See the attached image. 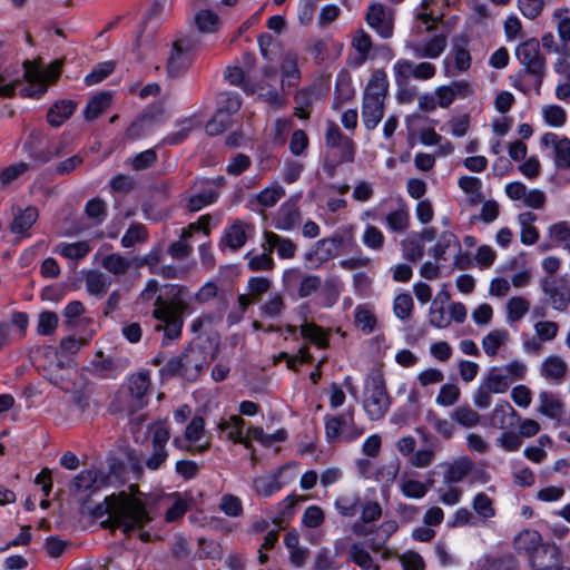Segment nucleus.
Returning a JSON list of instances; mask_svg holds the SVG:
<instances>
[{
	"label": "nucleus",
	"mask_w": 570,
	"mask_h": 570,
	"mask_svg": "<svg viewBox=\"0 0 570 570\" xmlns=\"http://www.w3.org/2000/svg\"><path fill=\"white\" fill-rule=\"evenodd\" d=\"M129 489L130 492L120 491L106 497L94 508L95 518L107 515V519L101 521L102 528L110 530L119 528L125 534H130L151 521L153 518L139 497L138 485L132 484Z\"/></svg>",
	"instance_id": "f257e3e1"
},
{
	"label": "nucleus",
	"mask_w": 570,
	"mask_h": 570,
	"mask_svg": "<svg viewBox=\"0 0 570 570\" xmlns=\"http://www.w3.org/2000/svg\"><path fill=\"white\" fill-rule=\"evenodd\" d=\"M167 294L156 297L153 317L158 322L156 332H163L168 341L178 340L184 326V314L189 309L188 292L179 285H167Z\"/></svg>",
	"instance_id": "f03ea898"
},
{
	"label": "nucleus",
	"mask_w": 570,
	"mask_h": 570,
	"mask_svg": "<svg viewBox=\"0 0 570 570\" xmlns=\"http://www.w3.org/2000/svg\"><path fill=\"white\" fill-rule=\"evenodd\" d=\"M514 53L522 69L511 77L512 86L527 94L529 87L523 79L528 76L532 79L535 94L540 95L547 71V59L541 52L540 41L534 37L529 38L517 46Z\"/></svg>",
	"instance_id": "7ed1b4c3"
},
{
	"label": "nucleus",
	"mask_w": 570,
	"mask_h": 570,
	"mask_svg": "<svg viewBox=\"0 0 570 570\" xmlns=\"http://www.w3.org/2000/svg\"><path fill=\"white\" fill-rule=\"evenodd\" d=\"M389 92L387 75L383 69L372 72L365 87L362 104V118L364 126L372 130L383 118L385 98Z\"/></svg>",
	"instance_id": "20e7f679"
},
{
	"label": "nucleus",
	"mask_w": 570,
	"mask_h": 570,
	"mask_svg": "<svg viewBox=\"0 0 570 570\" xmlns=\"http://www.w3.org/2000/svg\"><path fill=\"white\" fill-rule=\"evenodd\" d=\"M195 42L188 37L176 38L167 52L166 75L169 79L181 78L194 62Z\"/></svg>",
	"instance_id": "39448f33"
},
{
	"label": "nucleus",
	"mask_w": 570,
	"mask_h": 570,
	"mask_svg": "<svg viewBox=\"0 0 570 570\" xmlns=\"http://www.w3.org/2000/svg\"><path fill=\"white\" fill-rule=\"evenodd\" d=\"M391 405L384 379L381 374L368 379L365 386L363 407L367 416L377 421L385 416Z\"/></svg>",
	"instance_id": "423d86ee"
},
{
	"label": "nucleus",
	"mask_w": 570,
	"mask_h": 570,
	"mask_svg": "<svg viewBox=\"0 0 570 570\" xmlns=\"http://www.w3.org/2000/svg\"><path fill=\"white\" fill-rule=\"evenodd\" d=\"M510 385L511 380L503 375L499 366L491 367L473 394L474 405L478 409H488L492 403L491 394H503Z\"/></svg>",
	"instance_id": "0eeeda50"
},
{
	"label": "nucleus",
	"mask_w": 570,
	"mask_h": 570,
	"mask_svg": "<svg viewBox=\"0 0 570 570\" xmlns=\"http://www.w3.org/2000/svg\"><path fill=\"white\" fill-rule=\"evenodd\" d=\"M173 444L186 451L203 453L209 449V441L205 436V420L203 416L196 415L187 424L184 438L176 436Z\"/></svg>",
	"instance_id": "6e6552de"
},
{
	"label": "nucleus",
	"mask_w": 570,
	"mask_h": 570,
	"mask_svg": "<svg viewBox=\"0 0 570 570\" xmlns=\"http://www.w3.org/2000/svg\"><path fill=\"white\" fill-rule=\"evenodd\" d=\"M284 287L294 291L299 298L315 294L322 286V279L317 275L304 274L301 268H288L283 273Z\"/></svg>",
	"instance_id": "1a4fd4ad"
},
{
	"label": "nucleus",
	"mask_w": 570,
	"mask_h": 570,
	"mask_svg": "<svg viewBox=\"0 0 570 570\" xmlns=\"http://www.w3.org/2000/svg\"><path fill=\"white\" fill-rule=\"evenodd\" d=\"M325 433L328 441H337L341 436L346 440H355L363 434V430L354 426V410L348 409L341 415L325 416Z\"/></svg>",
	"instance_id": "9d476101"
},
{
	"label": "nucleus",
	"mask_w": 570,
	"mask_h": 570,
	"mask_svg": "<svg viewBox=\"0 0 570 570\" xmlns=\"http://www.w3.org/2000/svg\"><path fill=\"white\" fill-rule=\"evenodd\" d=\"M435 66L431 62L414 63L411 60L400 59L393 66V75L396 86L410 83L411 78L428 80L434 77Z\"/></svg>",
	"instance_id": "9b49d317"
},
{
	"label": "nucleus",
	"mask_w": 570,
	"mask_h": 570,
	"mask_svg": "<svg viewBox=\"0 0 570 570\" xmlns=\"http://www.w3.org/2000/svg\"><path fill=\"white\" fill-rule=\"evenodd\" d=\"M326 146L334 150L341 163H352L355 155V146L352 138L344 135L340 127L331 121L325 134Z\"/></svg>",
	"instance_id": "f8f14e48"
},
{
	"label": "nucleus",
	"mask_w": 570,
	"mask_h": 570,
	"mask_svg": "<svg viewBox=\"0 0 570 570\" xmlns=\"http://www.w3.org/2000/svg\"><path fill=\"white\" fill-rule=\"evenodd\" d=\"M366 21L383 39L393 36L394 11L380 2H374L368 7Z\"/></svg>",
	"instance_id": "ddd939ff"
},
{
	"label": "nucleus",
	"mask_w": 570,
	"mask_h": 570,
	"mask_svg": "<svg viewBox=\"0 0 570 570\" xmlns=\"http://www.w3.org/2000/svg\"><path fill=\"white\" fill-rule=\"evenodd\" d=\"M169 438V430L164 424H157L151 428L153 452L145 462L147 469L156 471L166 462L168 459L166 444Z\"/></svg>",
	"instance_id": "4468645a"
},
{
	"label": "nucleus",
	"mask_w": 570,
	"mask_h": 570,
	"mask_svg": "<svg viewBox=\"0 0 570 570\" xmlns=\"http://www.w3.org/2000/svg\"><path fill=\"white\" fill-rule=\"evenodd\" d=\"M107 483V478L97 469L82 470L72 479L71 491L73 494L90 495Z\"/></svg>",
	"instance_id": "2eb2a0df"
},
{
	"label": "nucleus",
	"mask_w": 570,
	"mask_h": 570,
	"mask_svg": "<svg viewBox=\"0 0 570 570\" xmlns=\"http://www.w3.org/2000/svg\"><path fill=\"white\" fill-rule=\"evenodd\" d=\"M533 570H557L561 567L560 550L556 544L543 543L529 558Z\"/></svg>",
	"instance_id": "dca6fc26"
},
{
	"label": "nucleus",
	"mask_w": 570,
	"mask_h": 570,
	"mask_svg": "<svg viewBox=\"0 0 570 570\" xmlns=\"http://www.w3.org/2000/svg\"><path fill=\"white\" fill-rule=\"evenodd\" d=\"M541 144L553 148V163L557 168H570V139L568 137H559L557 134L547 132L542 136Z\"/></svg>",
	"instance_id": "f3484780"
},
{
	"label": "nucleus",
	"mask_w": 570,
	"mask_h": 570,
	"mask_svg": "<svg viewBox=\"0 0 570 570\" xmlns=\"http://www.w3.org/2000/svg\"><path fill=\"white\" fill-rule=\"evenodd\" d=\"M23 78L28 81V86L20 89L22 97L39 98L47 91V86L43 83V77L40 72V66L36 61H23Z\"/></svg>",
	"instance_id": "a211bd4d"
},
{
	"label": "nucleus",
	"mask_w": 570,
	"mask_h": 570,
	"mask_svg": "<svg viewBox=\"0 0 570 570\" xmlns=\"http://www.w3.org/2000/svg\"><path fill=\"white\" fill-rule=\"evenodd\" d=\"M444 484L462 482L472 471L474 463L469 456H460L451 462L442 463Z\"/></svg>",
	"instance_id": "6ab92c4d"
},
{
	"label": "nucleus",
	"mask_w": 570,
	"mask_h": 570,
	"mask_svg": "<svg viewBox=\"0 0 570 570\" xmlns=\"http://www.w3.org/2000/svg\"><path fill=\"white\" fill-rule=\"evenodd\" d=\"M342 244L343 237L338 235L320 239L314 244L309 252L305 253L304 258L308 262L314 259L326 262L337 255V250Z\"/></svg>",
	"instance_id": "aec40b11"
},
{
	"label": "nucleus",
	"mask_w": 570,
	"mask_h": 570,
	"mask_svg": "<svg viewBox=\"0 0 570 570\" xmlns=\"http://www.w3.org/2000/svg\"><path fill=\"white\" fill-rule=\"evenodd\" d=\"M39 218V210L35 206H28L23 209L18 208L13 214V219L9 225V229L12 234L19 235L20 237L30 236V229Z\"/></svg>",
	"instance_id": "412c9836"
},
{
	"label": "nucleus",
	"mask_w": 570,
	"mask_h": 570,
	"mask_svg": "<svg viewBox=\"0 0 570 570\" xmlns=\"http://www.w3.org/2000/svg\"><path fill=\"white\" fill-rule=\"evenodd\" d=\"M265 243L262 245L264 250L273 253L276 249L278 256L284 259L293 258L296 255L297 246L289 239L281 237L274 232L266 230L264 233Z\"/></svg>",
	"instance_id": "4be33fe9"
},
{
	"label": "nucleus",
	"mask_w": 570,
	"mask_h": 570,
	"mask_svg": "<svg viewBox=\"0 0 570 570\" xmlns=\"http://www.w3.org/2000/svg\"><path fill=\"white\" fill-rule=\"evenodd\" d=\"M184 379L194 381L206 366L205 353L200 348L190 347L181 354Z\"/></svg>",
	"instance_id": "5701e85b"
},
{
	"label": "nucleus",
	"mask_w": 570,
	"mask_h": 570,
	"mask_svg": "<svg viewBox=\"0 0 570 570\" xmlns=\"http://www.w3.org/2000/svg\"><path fill=\"white\" fill-rule=\"evenodd\" d=\"M301 212L295 203L285 202L277 210L274 224L279 230H292L301 223Z\"/></svg>",
	"instance_id": "b1692460"
},
{
	"label": "nucleus",
	"mask_w": 570,
	"mask_h": 570,
	"mask_svg": "<svg viewBox=\"0 0 570 570\" xmlns=\"http://www.w3.org/2000/svg\"><path fill=\"white\" fill-rule=\"evenodd\" d=\"M243 90L246 94H257L262 100L268 102L275 108H282L284 106V99L279 95L277 88L269 82L259 81L256 83H246L243 86Z\"/></svg>",
	"instance_id": "393cba45"
},
{
	"label": "nucleus",
	"mask_w": 570,
	"mask_h": 570,
	"mask_svg": "<svg viewBox=\"0 0 570 570\" xmlns=\"http://www.w3.org/2000/svg\"><path fill=\"white\" fill-rule=\"evenodd\" d=\"M568 364L558 355L546 357L540 366V374L546 380L560 384L567 376Z\"/></svg>",
	"instance_id": "a878e982"
},
{
	"label": "nucleus",
	"mask_w": 570,
	"mask_h": 570,
	"mask_svg": "<svg viewBox=\"0 0 570 570\" xmlns=\"http://www.w3.org/2000/svg\"><path fill=\"white\" fill-rule=\"evenodd\" d=\"M518 421V412L507 401L498 403L491 414L492 425L501 430L514 428Z\"/></svg>",
	"instance_id": "bb28decb"
},
{
	"label": "nucleus",
	"mask_w": 570,
	"mask_h": 570,
	"mask_svg": "<svg viewBox=\"0 0 570 570\" xmlns=\"http://www.w3.org/2000/svg\"><path fill=\"white\" fill-rule=\"evenodd\" d=\"M448 45L446 37L438 35L428 40L423 45L410 43L407 47L412 50L416 58H438L445 50Z\"/></svg>",
	"instance_id": "cd10ccee"
},
{
	"label": "nucleus",
	"mask_w": 570,
	"mask_h": 570,
	"mask_svg": "<svg viewBox=\"0 0 570 570\" xmlns=\"http://www.w3.org/2000/svg\"><path fill=\"white\" fill-rule=\"evenodd\" d=\"M538 412L549 419H560L564 412L563 402L552 392L541 391L539 393Z\"/></svg>",
	"instance_id": "c85d7f7f"
},
{
	"label": "nucleus",
	"mask_w": 570,
	"mask_h": 570,
	"mask_svg": "<svg viewBox=\"0 0 570 570\" xmlns=\"http://www.w3.org/2000/svg\"><path fill=\"white\" fill-rule=\"evenodd\" d=\"M85 284L90 295L101 298L111 285V277L102 272L91 269L85 274Z\"/></svg>",
	"instance_id": "c756f323"
},
{
	"label": "nucleus",
	"mask_w": 570,
	"mask_h": 570,
	"mask_svg": "<svg viewBox=\"0 0 570 570\" xmlns=\"http://www.w3.org/2000/svg\"><path fill=\"white\" fill-rule=\"evenodd\" d=\"M510 340V334L504 328H495L490 331L482 338V348L489 357H494L498 355L499 350L502 346H505Z\"/></svg>",
	"instance_id": "7c9ffc66"
},
{
	"label": "nucleus",
	"mask_w": 570,
	"mask_h": 570,
	"mask_svg": "<svg viewBox=\"0 0 570 570\" xmlns=\"http://www.w3.org/2000/svg\"><path fill=\"white\" fill-rule=\"evenodd\" d=\"M77 108V104L73 100H60L57 101L47 114L48 122L53 127L61 126L67 119H69Z\"/></svg>",
	"instance_id": "2f4dec72"
},
{
	"label": "nucleus",
	"mask_w": 570,
	"mask_h": 570,
	"mask_svg": "<svg viewBox=\"0 0 570 570\" xmlns=\"http://www.w3.org/2000/svg\"><path fill=\"white\" fill-rule=\"evenodd\" d=\"M250 226L237 220L233 225L226 228L223 243H225L230 249L237 250L242 248L247 240V229Z\"/></svg>",
	"instance_id": "473e14b6"
},
{
	"label": "nucleus",
	"mask_w": 570,
	"mask_h": 570,
	"mask_svg": "<svg viewBox=\"0 0 570 570\" xmlns=\"http://www.w3.org/2000/svg\"><path fill=\"white\" fill-rule=\"evenodd\" d=\"M542 544V538L535 530H524L514 539V547L517 551L525 553L528 558H530V554H533L537 548H540Z\"/></svg>",
	"instance_id": "72a5a7b5"
},
{
	"label": "nucleus",
	"mask_w": 570,
	"mask_h": 570,
	"mask_svg": "<svg viewBox=\"0 0 570 570\" xmlns=\"http://www.w3.org/2000/svg\"><path fill=\"white\" fill-rule=\"evenodd\" d=\"M385 222L387 227L393 233L402 234L407 230L410 226V213L407 206L402 203L399 207L392 212H390L385 216Z\"/></svg>",
	"instance_id": "f704fd0d"
},
{
	"label": "nucleus",
	"mask_w": 570,
	"mask_h": 570,
	"mask_svg": "<svg viewBox=\"0 0 570 570\" xmlns=\"http://www.w3.org/2000/svg\"><path fill=\"white\" fill-rule=\"evenodd\" d=\"M245 421L238 416L234 415L228 421H222L219 423V429L222 431H227V438L235 443H242L245 448L249 449L250 443L246 440L245 435H243V428Z\"/></svg>",
	"instance_id": "c9c22d12"
},
{
	"label": "nucleus",
	"mask_w": 570,
	"mask_h": 570,
	"mask_svg": "<svg viewBox=\"0 0 570 570\" xmlns=\"http://www.w3.org/2000/svg\"><path fill=\"white\" fill-rule=\"evenodd\" d=\"M451 419L464 429H472L480 424L481 415L470 405H460L451 413Z\"/></svg>",
	"instance_id": "e433bc0d"
},
{
	"label": "nucleus",
	"mask_w": 570,
	"mask_h": 570,
	"mask_svg": "<svg viewBox=\"0 0 570 570\" xmlns=\"http://www.w3.org/2000/svg\"><path fill=\"white\" fill-rule=\"evenodd\" d=\"M111 105V94L104 91L94 96L85 110V119L88 121L98 118Z\"/></svg>",
	"instance_id": "4c0bfd02"
},
{
	"label": "nucleus",
	"mask_w": 570,
	"mask_h": 570,
	"mask_svg": "<svg viewBox=\"0 0 570 570\" xmlns=\"http://www.w3.org/2000/svg\"><path fill=\"white\" fill-rule=\"evenodd\" d=\"M505 309L508 323H518L529 312L530 301L522 296H513L508 299Z\"/></svg>",
	"instance_id": "58836bf2"
},
{
	"label": "nucleus",
	"mask_w": 570,
	"mask_h": 570,
	"mask_svg": "<svg viewBox=\"0 0 570 570\" xmlns=\"http://www.w3.org/2000/svg\"><path fill=\"white\" fill-rule=\"evenodd\" d=\"M281 473L282 470L271 475L256 478L253 481V487L256 493L259 495L269 497L281 490L283 487L282 482L279 481Z\"/></svg>",
	"instance_id": "ea45409f"
},
{
	"label": "nucleus",
	"mask_w": 570,
	"mask_h": 570,
	"mask_svg": "<svg viewBox=\"0 0 570 570\" xmlns=\"http://www.w3.org/2000/svg\"><path fill=\"white\" fill-rule=\"evenodd\" d=\"M100 265L110 274L120 276L125 275L129 271L131 262L129 258L120 254H108L102 257Z\"/></svg>",
	"instance_id": "a19ab883"
},
{
	"label": "nucleus",
	"mask_w": 570,
	"mask_h": 570,
	"mask_svg": "<svg viewBox=\"0 0 570 570\" xmlns=\"http://www.w3.org/2000/svg\"><path fill=\"white\" fill-rule=\"evenodd\" d=\"M354 94L351 78L347 75H340L336 80L333 108L340 109L354 97Z\"/></svg>",
	"instance_id": "79ce46f5"
},
{
	"label": "nucleus",
	"mask_w": 570,
	"mask_h": 570,
	"mask_svg": "<svg viewBox=\"0 0 570 570\" xmlns=\"http://www.w3.org/2000/svg\"><path fill=\"white\" fill-rule=\"evenodd\" d=\"M482 570H518L519 564L511 554L485 557L481 561Z\"/></svg>",
	"instance_id": "37998d69"
},
{
	"label": "nucleus",
	"mask_w": 570,
	"mask_h": 570,
	"mask_svg": "<svg viewBox=\"0 0 570 570\" xmlns=\"http://www.w3.org/2000/svg\"><path fill=\"white\" fill-rule=\"evenodd\" d=\"M350 559L362 570H380L377 564H374L373 559L368 551L364 549L362 543L355 542L348 550Z\"/></svg>",
	"instance_id": "c03bdc74"
},
{
	"label": "nucleus",
	"mask_w": 570,
	"mask_h": 570,
	"mask_svg": "<svg viewBox=\"0 0 570 570\" xmlns=\"http://www.w3.org/2000/svg\"><path fill=\"white\" fill-rule=\"evenodd\" d=\"M281 70L283 75V81H286L288 86L297 85L301 78L299 69L297 67V55L292 52L286 53L283 57Z\"/></svg>",
	"instance_id": "a18cd8bd"
},
{
	"label": "nucleus",
	"mask_w": 570,
	"mask_h": 570,
	"mask_svg": "<svg viewBox=\"0 0 570 570\" xmlns=\"http://www.w3.org/2000/svg\"><path fill=\"white\" fill-rule=\"evenodd\" d=\"M354 323L363 334L368 335L374 332L377 320L370 308L360 305L355 308Z\"/></svg>",
	"instance_id": "49530a36"
},
{
	"label": "nucleus",
	"mask_w": 570,
	"mask_h": 570,
	"mask_svg": "<svg viewBox=\"0 0 570 570\" xmlns=\"http://www.w3.org/2000/svg\"><path fill=\"white\" fill-rule=\"evenodd\" d=\"M315 94L312 89H301L296 92L295 100V116L299 119H307L309 117V109L313 106Z\"/></svg>",
	"instance_id": "de8ad7c7"
},
{
	"label": "nucleus",
	"mask_w": 570,
	"mask_h": 570,
	"mask_svg": "<svg viewBox=\"0 0 570 570\" xmlns=\"http://www.w3.org/2000/svg\"><path fill=\"white\" fill-rule=\"evenodd\" d=\"M90 252L87 242L61 243L55 249V253L62 255L69 259H81Z\"/></svg>",
	"instance_id": "09e8293b"
},
{
	"label": "nucleus",
	"mask_w": 570,
	"mask_h": 570,
	"mask_svg": "<svg viewBox=\"0 0 570 570\" xmlns=\"http://www.w3.org/2000/svg\"><path fill=\"white\" fill-rule=\"evenodd\" d=\"M472 508L474 512L483 520H489L495 514L493 500L484 492H479L473 498Z\"/></svg>",
	"instance_id": "8fccbe9b"
},
{
	"label": "nucleus",
	"mask_w": 570,
	"mask_h": 570,
	"mask_svg": "<svg viewBox=\"0 0 570 570\" xmlns=\"http://www.w3.org/2000/svg\"><path fill=\"white\" fill-rule=\"evenodd\" d=\"M301 334L304 338L309 340L312 343L321 348L328 345V337L325 331L315 323H306L301 326Z\"/></svg>",
	"instance_id": "3c124183"
},
{
	"label": "nucleus",
	"mask_w": 570,
	"mask_h": 570,
	"mask_svg": "<svg viewBox=\"0 0 570 570\" xmlns=\"http://www.w3.org/2000/svg\"><path fill=\"white\" fill-rule=\"evenodd\" d=\"M218 194L214 188H205L188 199L187 208L194 213L198 212L205 206L215 203Z\"/></svg>",
	"instance_id": "603ef678"
},
{
	"label": "nucleus",
	"mask_w": 570,
	"mask_h": 570,
	"mask_svg": "<svg viewBox=\"0 0 570 570\" xmlns=\"http://www.w3.org/2000/svg\"><path fill=\"white\" fill-rule=\"evenodd\" d=\"M285 309L283 296L278 293H272L265 304L261 306V314L264 317L277 318Z\"/></svg>",
	"instance_id": "864d4df0"
},
{
	"label": "nucleus",
	"mask_w": 570,
	"mask_h": 570,
	"mask_svg": "<svg viewBox=\"0 0 570 570\" xmlns=\"http://www.w3.org/2000/svg\"><path fill=\"white\" fill-rule=\"evenodd\" d=\"M335 509L342 517L352 518L356 515L360 508L357 495H340L334 503Z\"/></svg>",
	"instance_id": "5fc2aeb1"
},
{
	"label": "nucleus",
	"mask_w": 570,
	"mask_h": 570,
	"mask_svg": "<svg viewBox=\"0 0 570 570\" xmlns=\"http://www.w3.org/2000/svg\"><path fill=\"white\" fill-rule=\"evenodd\" d=\"M150 385L149 375L145 372L134 374L129 379V392L130 395L137 400H141Z\"/></svg>",
	"instance_id": "6e6d98bb"
},
{
	"label": "nucleus",
	"mask_w": 570,
	"mask_h": 570,
	"mask_svg": "<svg viewBox=\"0 0 570 570\" xmlns=\"http://www.w3.org/2000/svg\"><path fill=\"white\" fill-rule=\"evenodd\" d=\"M400 490L404 497L410 499H421L428 493V484L404 478L400 483Z\"/></svg>",
	"instance_id": "4d7b16f0"
},
{
	"label": "nucleus",
	"mask_w": 570,
	"mask_h": 570,
	"mask_svg": "<svg viewBox=\"0 0 570 570\" xmlns=\"http://www.w3.org/2000/svg\"><path fill=\"white\" fill-rule=\"evenodd\" d=\"M426 420L443 439L450 440L454 435L455 426L452 421L440 417L433 412L428 413Z\"/></svg>",
	"instance_id": "13d9d810"
},
{
	"label": "nucleus",
	"mask_w": 570,
	"mask_h": 570,
	"mask_svg": "<svg viewBox=\"0 0 570 570\" xmlns=\"http://www.w3.org/2000/svg\"><path fill=\"white\" fill-rule=\"evenodd\" d=\"M353 47L360 53L357 65H362L368 57L372 49V39L368 33L360 29L355 32L352 41Z\"/></svg>",
	"instance_id": "bf43d9fd"
},
{
	"label": "nucleus",
	"mask_w": 570,
	"mask_h": 570,
	"mask_svg": "<svg viewBox=\"0 0 570 570\" xmlns=\"http://www.w3.org/2000/svg\"><path fill=\"white\" fill-rule=\"evenodd\" d=\"M414 302L410 294H399L393 302V312L397 318L405 321L410 318L413 311Z\"/></svg>",
	"instance_id": "052dcab7"
},
{
	"label": "nucleus",
	"mask_w": 570,
	"mask_h": 570,
	"mask_svg": "<svg viewBox=\"0 0 570 570\" xmlns=\"http://www.w3.org/2000/svg\"><path fill=\"white\" fill-rule=\"evenodd\" d=\"M285 196V189L281 185H273L259 191L256 200L264 207H273Z\"/></svg>",
	"instance_id": "680f3d73"
},
{
	"label": "nucleus",
	"mask_w": 570,
	"mask_h": 570,
	"mask_svg": "<svg viewBox=\"0 0 570 570\" xmlns=\"http://www.w3.org/2000/svg\"><path fill=\"white\" fill-rule=\"evenodd\" d=\"M461 396V390L456 384H444L440 387L435 402L444 407L454 405Z\"/></svg>",
	"instance_id": "e2e57ef3"
},
{
	"label": "nucleus",
	"mask_w": 570,
	"mask_h": 570,
	"mask_svg": "<svg viewBox=\"0 0 570 570\" xmlns=\"http://www.w3.org/2000/svg\"><path fill=\"white\" fill-rule=\"evenodd\" d=\"M535 336L541 342L553 341L559 333V324L553 321H539L533 325Z\"/></svg>",
	"instance_id": "0e129e2a"
},
{
	"label": "nucleus",
	"mask_w": 570,
	"mask_h": 570,
	"mask_svg": "<svg viewBox=\"0 0 570 570\" xmlns=\"http://www.w3.org/2000/svg\"><path fill=\"white\" fill-rule=\"evenodd\" d=\"M544 121L552 127H561L567 120L566 110L558 105H548L542 108Z\"/></svg>",
	"instance_id": "69168bd1"
},
{
	"label": "nucleus",
	"mask_w": 570,
	"mask_h": 570,
	"mask_svg": "<svg viewBox=\"0 0 570 570\" xmlns=\"http://www.w3.org/2000/svg\"><path fill=\"white\" fill-rule=\"evenodd\" d=\"M219 18L210 10H200L195 16V23L202 32H214L217 30Z\"/></svg>",
	"instance_id": "338daca9"
},
{
	"label": "nucleus",
	"mask_w": 570,
	"mask_h": 570,
	"mask_svg": "<svg viewBox=\"0 0 570 570\" xmlns=\"http://www.w3.org/2000/svg\"><path fill=\"white\" fill-rule=\"evenodd\" d=\"M549 235L556 242L561 243L563 248L570 253V224L559 222L549 227Z\"/></svg>",
	"instance_id": "774afa93"
}]
</instances>
